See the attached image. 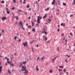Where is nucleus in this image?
<instances>
[{"label":"nucleus","mask_w":75,"mask_h":75,"mask_svg":"<svg viewBox=\"0 0 75 75\" xmlns=\"http://www.w3.org/2000/svg\"><path fill=\"white\" fill-rule=\"evenodd\" d=\"M21 71H25V72H24L23 73L24 74H25H25H27L28 73V71L26 69H24V70L23 69H21Z\"/></svg>","instance_id":"nucleus-1"},{"label":"nucleus","mask_w":75,"mask_h":75,"mask_svg":"<svg viewBox=\"0 0 75 75\" xmlns=\"http://www.w3.org/2000/svg\"><path fill=\"white\" fill-rule=\"evenodd\" d=\"M23 44L24 45V47H25V46H26V47H28V43H27V42H26L24 43H23Z\"/></svg>","instance_id":"nucleus-2"},{"label":"nucleus","mask_w":75,"mask_h":75,"mask_svg":"<svg viewBox=\"0 0 75 75\" xmlns=\"http://www.w3.org/2000/svg\"><path fill=\"white\" fill-rule=\"evenodd\" d=\"M40 16H39L38 17V20H37V23L38 24H40Z\"/></svg>","instance_id":"nucleus-3"},{"label":"nucleus","mask_w":75,"mask_h":75,"mask_svg":"<svg viewBox=\"0 0 75 75\" xmlns=\"http://www.w3.org/2000/svg\"><path fill=\"white\" fill-rule=\"evenodd\" d=\"M5 59H7V62H8V64H11V62H9V61H8V58H7V57H5Z\"/></svg>","instance_id":"nucleus-4"},{"label":"nucleus","mask_w":75,"mask_h":75,"mask_svg":"<svg viewBox=\"0 0 75 75\" xmlns=\"http://www.w3.org/2000/svg\"><path fill=\"white\" fill-rule=\"evenodd\" d=\"M22 66H23V64L22 63L20 62V64H19V68L21 67H22Z\"/></svg>","instance_id":"nucleus-5"},{"label":"nucleus","mask_w":75,"mask_h":75,"mask_svg":"<svg viewBox=\"0 0 75 75\" xmlns=\"http://www.w3.org/2000/svg\"><path fill=\"white\" fill-rule=\"evenodd\" d=\"M2 68L3 67H2V66H0V73L1 72V70H2Z\"/></svg>","instance_id":"nucleus-6"},{"label":"nucleus","mask_w":75,"mask_h":75,"mask_svg":"<svg viewBox=\"0 0 75 75\" xmlns=\"http://www.w3.org/2000/svg\"><path fill=\"white\" fill-rule=\"evenodd\" d=\"M22 69H26V67H25L24 66H23L22 67Z\"/></svg>","instance_id":"nucleus-7"},{"label":"nucleus","mask_w":75,"mask_h":75,"mask_svg":"<svg viewBox=\"0 0 75 75\" xmlns=\"http://www.w3.org/2000/svg\"><path fill=\"white\" fill-rule=\"evenodd\" d=\"M6 20V17H3L2 18V21H3V20Z\"/></svg>","instance_id":"nucleus-8"},{"label":"nucleus","mask_w":75,"mask_h":75,"mask_svg":"<svg viewBox=\"0 0 75 75\" xmlns=\"http://www.w3.org/2000/svg\"><path fill=\"white\" fill-rule=\"evenodd\" d=\"M32 31H33V32H35V28H33Z\"/></svg>","instance_id":"nucleus-9"},{"label":"nucleus","mask_w":75,"mask_h":75,"mask_svg":"<svg viewBox=\"0 0 75 75\" xmlns=\"http://www.w3.org/2000/svg\"><path fill=\"white\" fill-rule=\"evenodd\" d=\"M22 24H23V23H22L21 21H20L19 23V25H22Z\"/></svg>","instance_id":"nucleus-10"},{"label":"nucleus","mask_w":75,"mask_h":75,"mask_svg":"<svg viewBox=\"0 0 75 75\" xmlns=\"http://www.w3.org/2000/svg\"><path fill=\"white\" fill-rule=\"evenodd\" d=\"M26 62H26V61L22 62L23 64H26Z\"/></svg>","instance_id":"nucleus-11"},{"label":"nucleus","mask_w":75,"mask_h":75,"mask_svg":"<svg viewBox=\"0 0 75 75\" xmlns=\"http://www.w3.org/2000/svg\"><path fill=\"white\" fill-rule=\"evenodd\" d=\"M36 68L37 71H39V69L38 68V66H36Z\"/></svg>","instance_id":"nucleus-12"},{"label":"nucleus","mask_w":75,"mask_h":75,"mask_svg":"<svg viewBox=\"0 0 75 75\" xmlns=\"http://www.w3.org/2000/svg\"><path fill=\"white\" fill-rule=\"evenodd\" d=\"M49 72L51 73H52V70L50 69L49 71Z\"/></svg>","instance_id":"nucleus-13"},{"label":"nucleus","mask_w":75,"mask_h":75,"mask_svg":"<svg viewBox=\"0 0 75 75\" xmlns=\"http://www.w3.org/2000/svg\"><path fill=\"white\" fill-rule=\"evenodd\" d=\"M52 4V5H54V4H55V1H53Z\"/></svg>","instance_id":"nucleus-14"},{"label":"nucleus","mask_w":75,"mask_h":75,"mask_svg":"<svg viewBox=\"0 0 75 75\" xmlns=\"http://www.w3.org/2000/svg\"><path fill=\"white\" fill-rule=\"evenodd\" d=\"M32 25L33 27L34 25V23L33 22V21H32Z\"/></svg>","instance_id":"nucleus-15"},{"label":"nucleus","mask_w":75,"mask_h":75,"mask_svg":"<svg viewBox=\"0 0 75 75\" xmlns=\"http://www.w3.org/2000/svg\"><path fill=\"white\" fill-rule=\"evenodd\" d=\"M20 11H21V12L22 11H22L21 10H20V9L18 10V13H19V12H20Z\"/></svg>","instance_id":"nucleus-16"},{"label":"nucleus","mask_w":75,"mask_h":75,"mask_svg":"<svg viewBox=\"0 0 75 75\" xmlns=\"http://www.w3.org/2000/svg\"><path fill=\"white\" fill-rule=\"evenodd\" d=\"M47 17V15L46 14V15L43 17V19H44V18H45V17Z\"/></svg>","instance_id":"nucleus-17"},{"label":"nucleus","mask_w":75,"mask_h":75,"mask_svg":"<svg viewBox=\"0 0 75 75\" xmlns=\"http://www.w3.org/2000/svg\"><path fill=\"white\" fill-rule=\"evenodd\" d=\"M8 73H9L10 74H11V72H10V70H8Z\"/></svg>","instance_id":"nucleus-18"},{"label":"nucleus","mask_w":75,"mask_h":75,"mask_svg":"<svg viewBox=\"0 0 75 75\" xmlns=\"http://www.w3.org/2000/svg\"><path fill=\"white\" fill-rule=\"evenodd\" d=\"M25 0H24V1L23 2V4H26Z\"/></svg>","instance_id":"nucleus-19"},{"label":"nucleus","mask_w":75,"mask_h":75,"mask_svg":"<svg viewBox=\"0 0 75 75\" xmlns=\"http://www.w3.org/2000/svg\"><path fill=\"white\" fill-rule=\"evenodd\" d=\"M45 11H48V10H49V8H47V9H45Z\"/></svg>","instance_id":"nucleus-20"},{"label":"nucleus","mask_w":75,"mask_h":75,"mask_svg":"<svg viewBox=\"0 0 75 75\" xmlns=\"http://www.w3.org/2000/svg\"><path fill=\"white\" fill-rule=\"evenodd\" d=\"M44 58H45V57H44V56H43L42 58H41L42 59H44Z\"/></svg>","instance_id":"nucleus-21"},{"label":"nucleus","mask_w":75,"mask_h":75,"mask_svg":"<svg viewBox=\"0 0 75 75\" xmlns=\"http://www.w3.org/2000/svg\"><path fill=\"white\" fill-rule=\"evenodd\" d=\"M7 13L8 14H10V12H9V11H7Z\"/></svg>","instance_id":"nucleus-22"},{"label":"nucleus","mask_w":75,"mask_h":75,"mask_svg":"<svg viewBox=\"0 0 75 75\" xmlns=\"http://www.w3.org/2000/svg\"><path fill=\"white\" fill-rule=\"evenodd\" d=\"M59 47H57V51H58V52H59Z\"/></svg>","instance_id":"nucleus-23"},{"label":"nucleus","mask_w":75,"mask_h":75,"mask_svg":"<svg viewBox=\"0 0 75 75\" xmlns=\"http://www.w3.org/2000/svg\"><path fill=\"white\" fill-rule=\"evenodd\" d=\"M16 20H17L18 19V17L17 16H16Z\"/></svg>","instance_id":"nucleus-24"},{"label":"nucleus","mask_w":75,"mask_h":75,"mask_svg":"<svg viewBox=\"0 0 75 75\" xmlns=\"http://www.w3.org/2000/svg\"><path fill=\"white\" fill-rule=\"evenodd\" d=\"M63 5H64V6H66V3H63Z\"/></svg>","instance_id":"nucleus-25"},{"label":"nucleus","mask_w":75,"mask_h":75,"mask_svg":"<svg viewBox=\"0 0 75 75\" xmlns=\"http://www.w3.org/2000/svg\"><path fill=\"white\" fill-rule=\"evenodd\" d=\"M59 68H64V67L63 66H59Z\"/></svg>","instance_id":"nucleus-26"},{"label":"nucleus","mask_w":75,"mask_h":75,"mask_svg":"<svg viewBox=\"0 0 75 75\" xmlns=\"http://www.w3.org/2000/svg\"><path fill=\"white\" fill-rule=\"evenodd\" d=\"M47 21H51V19L50 18Z\"/></svg>","instance_id":"nucleus-27"},{"label":"nucleus","mask_w":75,"mask_h":75,"mask_svg":"<svg viewBox=\"0 0 75 75\" xmlns=\"http://www.w3.org/2000/svg\"><path fill=\"white\" fill-rule=\"evenodd\" d=\"M59 71L60 72V71H62V69H59Z\"/></svg>","instance_id":"nucleus-28"},{"label":"nucleus","mask_w":75,"mask_h":75,"mask_svg":"<svg viewBox=\"0 0 75 75\" xmlns=\"http://www.w3.org/2000/svg\"><path fill=\"white\" fill-rule=\"evenodd\" d=\"M10 65H12V66H13V67H14V64H10Z\"/></svg>","instance_id":"nucleus-29"},{"label":"nucleus","mask_w":75,"mask_h":75,"mask_svg":"<svg viewBox=\"0 0 75 75\" xmlns=\"http://www.w3.org/2000/svg\"><path fill=\"white\" fill-rule=\"evenodd\" d=\"M44 38L46 39L45 40V41H47V37L45 38Z\"/></svg>","instance_id":"nucleus-30"},{"label":"nucleus","mask_w":75,"mask_h":75,"mask_svg":"<svg viewBox=\"0 0 75 75\" xmlns=\"http://www.w3.org/2000/svg\"><path fill=\"white\" fill-rule=\"evenodd\" d=\"M74 3H73V4H75V0H74Z\"/></svg>","instance_id":"nucleus-31"},{"label":"nucleus","mask_w":75,"mask_h":75,"mask_svg":"<svg viewBox=\"0 0 75 75\" xmlns=\"http://www.w3.org/2000/svg\"><path fill=\"white\" fill-rule=\"evenodd\" d=\"M45 34L46 35H47V32H46V31H45Z\"/></svg>","instance_id":"nucleus-32"},{"label":"nucleus","mask_w":75,"mask_h":75,"mask_svg":"<svg viewBox=\"0 0 75 75\" xmlns=\"http://www.w3.org/2000/svg\"><path fill=\"white\" fill-rule=\"evenodd\" d=\"M30 6L29 5H28L27 6V8H29V7Z\"/></svg>","instance_id":"nucleus-33"},{"label":"nucleus","mask_w":75,"mask_h":75,"mask_svg":"<svg viewBox=\"0 0 75 75\" xmlns=\"http://www.w3.org/2000/svg\"><path fill=\"white\" fill-rule=\"evenodd\" d=\"M25 15H26V16H27V12H25Z\"/></svg>","instance_id":"nucleus-34"},{"label":"nucleus","mask_w":75,"mask_h":75,"mask_svg":"<svg viewBox=\"0 0 75 75\" xmlns=\"http://www.w3.org/2000/svg\"><path fill=\"white\" fill-rule=\"evenodd\" d=\"M13 1L14 3H16V0H13Z\"/></svg>","instance_id":"nucleus-35"},{"label":"nucleus","mask_w":75,"mask_h":75,"mask_svg":"<svg viewBox=\"0 0 75 75\" xmlns=\"http://www.w3.org/2000/svg\"><path fill=\"white\" fill-rule=\"evenodd\" d=\"M1 3H4V1H2L1 2Z\"/></svg>","instance_id":"nucleus-36"},{"label":"nucleus","mask_w":75,"mask_h":75,"mask_svg":"<svg viewBox=\"0 0 75 75\" xmlns=\"http://www.w3.org/2000/svg\"><path fill=\"white\" fill-rule=\"evenodd\" d=\"M63 71L64 72H66V69H64Z\"/></svg>","instance_id":"nucleus-37"},{"label":"nucleus","mask_w":75,"mask_h":75,"mask_svg":"<svg viewBox=\"0 0 75 75\" xmlns=\"http://www.w3.org/2000/svg\"><path fill=\"white\" fill-rule=\"evenodd\" d=\"M58 57H54V60H55V59H56V58H58Z\"/></svg>","instance_id":"nucleus-38"},{"label":"nucleus","mask_w":75,"mask_h":75,"mask_svg":"<svg viewBox=\"0 0 75 75\" xmlns=\"http://www.w3.org/2000/svg\"><path fill=\"white\" fill-rule=\"evenodd\" d=\"M70 35H71V36H73V35L71 33H70Z\"/></svg>","instance_id":"nucleus-39"},{"label":"nucleus","mask_w":75,"mask_h":75,"mask_svg":"<svg viewBox=\"0 0 75 75\" xmlns=\"http://www.w3.org/2000/svg\"><path fill=\"white\" fill-rule=\"evenodd\" d=\"M31 26H28V28H31Z\"/></svg>","instance_id":"nucleus-40"},{"label":"nucleus","mask_w":75,"mask_h":75,"mask_svg":"<svg viewBox=\"0 0 75 75\" xmlns=\"http://www.w3.org/2000/svg\"><path fill=\"white\" fill-rule=\"evenodd\" d=\"M16 38H17V37L15 36V40H16Z\"/></svg>","instance_id":"nucleus-41"},{"label":"nucleus","mask_w":75,"mask_h":75,"mask_svg":"<svg viewBox=\"0 0 75 75\" xmlns=\"http://www.w3.org/2000/svg\"><path fill=\"white\" fill-rule=\"evenodd\" d=\"M30 18H31V17L29 16L28 18V20H30Z\"/></svg>","instance_id":"nucleus-42"},{"label":"nucleus","mask_w":75,"mask_h":75,"mask_svg":"<svg viewBox=\"0 0 75 75\" xmlns=\"http://www.w3.org/2000/svg\"><path fill=\"white\" fill-rule=\"evenodd\" d=\"M63 24H64L63 23H62V24H61V26H63Z\"/></svg>","instance_id":"nucleus-43"},{"label":"nucleus","mask_w":75,"mask_h":75,"mask_svg":"<svg viewBox=\"0 0 75 75\" xmlns=\"http://www.w3.org/2000/svg\"><path fill=\"white\" fill-rule=\"evenodd\" d=\"M40 59V57H38V58H37V59L38 60V59Z\"/></svg>","instance_id":"nucleus-44"},{"label":"nucleus","mask_w":75,"mask_h":75,"mask_svg":"<svg viewBox=\"0 0 75 75\" xmlns=\"http://www.w3.org/2000/svg\"><path fill=\"white\" fill-rule=\"evenodd\" d=\"M1 33H0V37H1Z\"/></svg>","instance_id":"nucleus-45"},{"label":"nucleus","mask_w":75,"mask_h":75,"mask_svg":"<svg viewBox=\"0 0 75 75\" xmlns=\"http://www.w3.org/2000/svg\"><path fill=\"white\" fill-rule=\"evenodd\" d=\"M73 16V15H71L70 16V17H72V16Z\"/></svg>","instance_id":"nucleus-46"},{"label":"nucleus","mask_w":75,"mask_h":75,"mask_svg":"<svg viewBox=\"0 0 75 75\" xmlns=\"http://www.w3.org/2000/svg\"><path fill=\"white\" fill-rule=\"evenodd\" d=\"M64 35V33H62V34L61 35V36H63Z\"/></svg>","instance_id":"nucleus-47"},{"label":"nucleus","mask_w":75,"mask_h":75,"mask_svg":"<svg viewBox=\"0 0 75 75\" xmlns=\"http://www.w3.org/2000/svg\"><path fill=\"white\" fill-rule=\"evenodd\" d=\"M18 41H19L20 42L21 41V39H19V40H18Z\"/></svg>","instance_id":"nucleus-48"},{"label":"nucleus","mask_w":75,"mask_h":75,"mask_svg":"<svg viewBox=\"0 0 75 75\" xmlns=\"http://www.w3.org/2000/svg\"><path fill=\"white\" fill-rule=\"evenodd\" d=\"M48 63H46V66H47V65H48Z\"/></svg>","instance_id":"nucleus-49"},{"label":"nucleus","mask_w":75,"mask_h":75,"mask_svg":"<svg viewBox=\"0 0 75 75\" xmlns=\"http://www.w3.org/2000/svg\"><path fill=\"white\" fill-rule=\"evenodd\" d=\"M12 9L13 10H14V9H15V8H14V7H13L12 8Z\"/></svg>","instance_id":"nucleus-50"},{"label":"nucleus","mask_w":75,"mask_h":75,"mask_svg":"<svg viewBox=\"0 0 75 75\" xmlns=\"http://www.w3.org/2000/svg\"><path fill=\"white\" fill-rule=\"evenodd\" d=\"M37 47H38V45L37 44L36 45Z\"/></svg>","instance_id":"nucleus-51"},{"label":"nucleus","mask_w":75,"mask_h":75,"mask_svg":"<svg viewBox=\"0 0 75 75\" xmlns=\"http://www.w3.org/2000/svg\"><path fill=\"white\" fill-rule=\"evenodd\" d=\"M31 10V8H29V11H30Z\"/></svg>","instance_id":"nucleus-52"},{"label":"nucleus","mask_w":75,"mask_h":75,"mask_svg":"<svg viewBox=\"0 0 75 75\" xmlns=\"http://www.w3.org/2000/svg\"><path fill=\"white\" fill-rule=\"evenodd\" d=\"M65 42H66V44H67V40H65Z\"/></svg>","instance_id":"nucleus-53"},{"label":"nucleus","mask_w":75,"mask_h":75,"mask_svg":"<svg viewBox=\"0 0 75 75\" xmlns=\"http://www.w3.org/2000/svg\"><path fill=\"white\" fill-rule=\"evenodd\" d=\"M57 31H58V32L59 31V29H58L57 30Z\"/></svg>","instance_id":"nucleus-54"},{"label":"nucleus","mask_w":75,"mask_h":75,"mask_svg":"<svg viewBox=\"0 0 75 75\" xmlns=\"http://www.w3.org/2000/svg\"><path fill=\"white\" fill-rule=\"evenodd\" d=\"M66 62H68L67 61V59H66L65 60Z\"/></svg>","instance_id":"nucleus-55"},{"label":"nucleus","mask_w":75,"mask_h":75,"mask_svg":"<svg viewBox=\"0 0 75 75\" xmlns=\"http://www.w3.org/2000/svg\"><path fill=\"white\" fill-rule=\"evenodd\" d=\"M64 25H65V23H64L63 25V27H64Z\"/></svg>","instance_id":"nucleus-56"},{"label":"nucleus","mask_w":75,"mask_h":75,"mask_svg":"<svg viewBox=\"0 0 75 75\" xmlns=\"http://www.w3.org/2000/svg\"><path fill=\"white\" fill-rule=\"evenodd\" d=\"M42 33L43 34H44V32L43 31H42Z\"/></svg>","instance_id":"nucleus-57"},{"label":"nucleus","mask_w":75,"mask_h":75,"mask_svg":"<svg viewBox=\"0 0 75 75\" xmlns=\"http://www.w3.org/2000/svg\"><path fill=\"white\" fill-rule=\"evenodd\" d=\"M52 60L53 61H54V60H55V59H52Z\"/></svg>","instance_id":"nucleus-58"},{"label":"nucleus","mask_w":75,"mask_h":75,"mask_svg":"<svg viewBox=\"0 0 75 75\" xmlns=\"http://www.w3.org/2000/svg\"><path fill=\"white\" fill-rule=\"evenodd\" d=\"M20 2L21 3H22V0H20Z\"/></svg>","instance_id":"nucleus-59"},{"label":"nucleus","mask_w":75,"mask_h":75,"mask_svg":"<svg viewBox=\"0 0 75 75\" xmlns=\"http://www.w3.org/2000/svg\"><path fill=\"white\" fill-rule=\"evenodd\" d=\"M22 27H23V24H22V25H21Z\"/></svg>","instance_id":"nucleus-60"},{"label":"nucleus","mask_w":75,"mask_h":75,"mask_svg":"<svg viewBox=\"0 0 75 75\" xmlns=\"http://www.w3.org/2000/svg\"><path fill=\"white\" fill-rule=\"evenodd\" d=\"M49 42H50V41H47V43H49Z\"/></svg>","instance_id":"nucleus-61"},{"label":"nucleus","mask_w":75,"mask_h":75,"mask_svg":"<svg viewBox=\"0 0 75 75\" xmlns=\"http://www.w3.org/2000/svg\"><path fill=\"white\" fill-rule=\"evenodd\" d=\"M17 35L18 36L19 35L18 34V33H17Z\"/></svg>","instance_id":"nucleus-62"},{"label":"nucleus","mask_w":75,"mask_h":75,"mask_svg":"<svg viewBox=\"0 0 75 75\" xmlns=\"http://www.w3.org/2000/svg\"><path fill=\"white\" fill-rule=\"evenodd\" d=\"M65 40V37L64 38H63V40Z\"/></svg>","instance_id":"nucleus-63"},{"label":"nucleus","mask_w":75,"mask_h":75,"mask_svg":"<svg viewBox=\"0 0 75 75\" xmlns=\"http://www.w3.org/2000/svg\"><path fill=\"white\" fill-rule=\"evenodd\" d=\"M73 51H74V52H75V50H73Z\"/></svg>","instance_id":"nucleus-64"}]
</instances>
